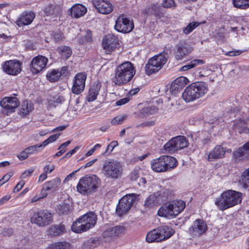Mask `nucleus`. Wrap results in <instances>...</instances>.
I'll list each match as a JSON object with an SVG mask.
<instances>
[{
	"mask_svg": "<svg viewBox=\"0 0 249 249\" xmlns=\"http://www.w3.org/2000/svg\"><path fill=\"white\" fill-rule=\"evenodd\" d=\"M97 220V215L89 212L79 217L71 226V230L76 233L86 231L95 226Z\"/></svg>",
	"mask_w": 249,
	"mask_h": 249,
	"instance_id": "nucleus-5",
	"label": "nucleus"
},
{
	"mask_svg": "<svg viewBox=\"0 0 249 249\" xmlns=\"http://www.w3.org/2000/svg\"><path fill=\"white\" fill-rule=\"evenodd\" d=\"M54 39L56 42H60L64 39V36L61 33H56L53 35Z\"/></svg>",
	"mask_w": 249,
	"mask_h": 249,
	"instance_id": "nucleus-61",
	"label": "nucleus"
},
{
	"mask_svg": "<svg viewBox=\"0 0 249 249\" xmlns=\"http://www.w3.org/2000/svg\"><path fill=\"white\" fill-rule=\"evenodd\" d=\"M158 111V108L154 106H148L142 108L139 111V115L141 117H146L154 114Z\"/></svg>",
	"mask_w": 249,
	"mask_h": 249,
	"instance_id": "nucleus-37",
	"label": "nucleus"
},
{
	"mask_svg": "<svg viewBox=\"0 0 249 249\" xmlns=\"http://www.w3.org/2000/svg\"><path fill=\"white\" fill-rule=\"evenodd\" d=\"M119 45L118 38L114 35H107L103 40L102 45L104 49L108 52L114 51L119 47Z\"/></svg>",
	"mask_w": 249,
	"mask_h": 249,
	"instance_id": "nucleus-19",
	"label": "nucleus"
},
{
	"mask_svg": "<svg viewBox=\"0 0 249 249\" xmlns=\"http://www.w3.org/2000/svg\"><path fill=\"white\" fill-rule=\"evenodd\" d=\"M48 234L51 237H57L66 232L65 226L62 224L52 225L47 231Z\"/></svg>",
	"mask_w": 249,
	"mask_h": 249,
	"instance_id": "nucleus-27",
	"label": "nucleus"
},
{
	"mask_svg": "<svg viewBox=\"0 0 249 249\" xmlns=\"http://www.w3.org/2000/svg\"><path fill=\"white\" fill-rule=\"evenodd\" d=\"M207 228V225L203 219H197L189 228L188 232L192 238H196L203 235Z\"/></svg>",
	"mask_w": 249,
	"mask_h": 249,
	"instance_id": "nucleus-13",
	"label": "nucleus"
},
{
	"mask_svg": "<svg viewBox=\"0 0 249 249\" xmlns=\"http://www.w3.org/2000/svg\"><path fill=\"white\" fill-rule=\"evenodd\" d=\"M191 88L194 90L198 98L202 96L207 91V85L202 82H195L191 84Z\"/></svg>",
	"mask_w": 249,
	"mask_h": 249,
	"instance_id": "nucleus-28",
	"label": "nucleus"
},
{
	"mask_svg": "<svg viewBox=\"0 0 249 249\" xmlns=\"http://www.w3.org/2000/svg\"><path fill=\"white\" fill-rule=\"evenodd\" d=\"M33 109V105L27 102H24L19 110V113L23 116L27 115Z\"/></svg>",
	"mask_w": 249,
	"mask_h": 249,
	"instance_id": "nucleus-47",
	"label": "nucleus"
},
{
	"mask_svg": "<svg viewBox=\"0 0 249 249\" xmlns=\"http://www.w3.org/2000/svg\"><path fill=\"white\" fill-rule=\"evenodd\" d=\"M34 169H29L28 170H25L21 175V178H25L27 177H29L32 175V174L34 172Z\"/></svg>",
	"mask_w": 249,
	"mask_h": 249,
	"instance_id": "nucleus-59",
	"label": "nucleus"
},
{
	"mask_svg": "<svg viewBox=\"0 0 249 249\" xmlns=\"http://www.w3.org/2000/svg\"><path fill=\"white\" fill-rule=\"evenodd\" d=\"M13 233V230L10 228H3L1 231V233L4 236H9L11 235Z\"/></svg>",
	"mask_w": 249,
	"mask_h": 249,
	"instance_id": "nucleus-56",
	"label": "nucleus"
},
{
	"mask_svg": "<svg viewBox=\"0 0 249 249\" xmlns=\"http://www.w3.org/2000/svg\"><path fill=\"white\" fill-rule=\"evenodd\" d=\"M191 88L194 90L198 98L202 96L207 91V85L202 82H195L191 84Z\"/></svg>",
	"mask_w": 249,
	"mask_h": 249,
	"instance_id": "nucleus-29",
	"label": "nucleus"
},
{
	"mask_svg": "<svg viewBox=\"0 0 249 249\" xmlns=\"http://www.w3.org/2000/svg\"><path fill=\"white\" fill-rule=\"evenodd\" d=\"M36 145L29 146L21 151L18 155V158L20 160L26 159L30 155L37 151Z\"/></svg>",
	"mask_w": 249,
	"mask_h": 249,
	"instance_id": "nucleus-34",
	"label": "nucleus"
},
{
	"mask_svg": "<svg viewBox=\"0 0 249 249\" xmlns=\"http://www.w3.org/2000/svg\"><path fill=\"white\" fill-rule=\"evenodd\" d=\"M135 74V70L133 64L129 61H126L116 67L112 82L116 85L122 86L128 83Z\"/></svg>",
	"mask_w": 249,
	"mask_h": 249,
	"instance_id": "nucleus-1",
	"label": "nucleus"
},
{
	"mask_svg": "<svg viewBox=\"0 0 249 249\" xmlns=\"http://www.w3.org/2000/svg\"><path fill=\"white\" fill-rule=\"evenodd\" d=\"M233 157L239 160H249V142L233 152Z\"/></svg>",
	"mask_w": 249,
	"mask_h": 249,
	"instance_id": "nucleus-24",
	"label": "nucleus"
},
{
	"mask_svg": "<svg viewBox=\"0 0 249 249\" xmlns=\"http://www.w3.org/2000/svg\"><path fill=\"white\" fill-rule=\"evenodd\" d=\"M92 35L91 31L89 30H86L81 35L79 39V43L81 44H85L92 42Z\"/></svg>",
	"mask_w": 249,
	"mask_h": 249,
	"instance_id": "nucleus-40",
	"label": "nucleus"
},
{
	"mask_svg": "<svg viewBox=\"0 0 249 249\" xmlns=\"http://www.w3.org/2000/svg\"><path fill=\"white\" fill-rule=\"evenodd\" d=\"M103 237L106 240L115 238L112 227L106 229L103 233Z\"/></svg>",
	"mask_w": 249,
	"mask_h": 249,
	"instance_id": "nucleus-53",
	"label": "nucleus"
},
{
	"mask_svg": "<svg viewBox=\"0 0 249 249\" xmlns=\"http://www.w3.org/2000/svg\"><path fill=\"white\" fill-rule=\"evenodd\" d=\"M61 183V179L59 178H54L51 180L46 181L43 184L45 189L51 192H54L58 189Z\"/></svg>",
	"mask_w": 249,
	"mask_h": 249,
	"instance_id": "nucleus-33",
	"label": "nucleus"
},
{
	"mask_svg": "<svg viewBox=\"0 0 249 249\" xmlns=\"http://www.w3.org/2000/svg\"><path fill=\"white\" fill-rule=\"evenodd\" d=\"M234 7L241 9H246L249 7V0H232Z\"/></svg>",
	"mask_w": 249,
	"mask_h": 249,
	"instance_id": "nucleus-45",
	"label": "nucleus"
},
{
	"mask_svg": "<svg viewBox=\"0 0 249 249\" xmlns=\"http://www.w3.org/2000/svg\"><path fill=\"white\" fill-rule=\"evenodd\" d=\"M151 168L156 172H163L171 170L177 165V160L174 157L162 156L153 160L151 162Z\"/></svg>",
	"mask_w": 249,
	"mask_h": 249,
	"instance_id": "nucleus-7",
	"label": "nucleus"
},
{
	"mask_svg": "<svg viewBox=\"0 0 249 249\" xmlns=\"http://www.w3.org/2000/svg\"><path fill=\"white\" fill-rule=\"evenodd\" d=\"M48 106L49 108L55 107L58 104L61 103L64 101V99L63 96L58 95L55 94L54 95H51L48 98Z\"/></svg>",
	"mask_w": 249,
	"mask_h": 249,
	"instance_id": "nucleus-38",
	"label": "nucleus"
},
{
	"mask_svg": "<svg viewBox=\"0 0 249 249\" xmlns=\"http://www.w3.org/2000/svg\"><path fill=\"white\" fill-rule=\"evenodd\" d=\"M233 127L235 131L241 134L247 129L246 121L241 119L236 120L234 122Z\"/></svg>",
	"mask_w": 249,
	"mask_h": 249,
	"instance_id": "nucleus-39",
	"label": "nucleus"
},
{
	"mask_svg": "<svg viewBox=\"0 0 249 249\" xmlns=\"http://www.w3.org/2000/svg\"><path fill=\"white\" fill-rule=\"evenodd\" d=\"M47 249H71V247L67 242H57L52 244Z\"/></svg>",
	"mask_w": 249,
	"mask_h": 249,
	"instance_id": "nucleus-41",
	"label": "nucleus"
},
{
	"mask_svg": "<svg viewBox=\"0 0 249 249\" xmlns=\"http://www.w3.org/2000/svg\"><path fill=\"white\" fill-rule=\"evenodd\" d=\"M48 58L43 55H38L34 57L31 63L30 69L33 74H37L45 68L48 63Z\"/></svg>",
	"mask_w": 249,
	"mask_h": 249,
	"instance_id": "nucleus-15",
	"label": "nucleus"
},
{
	"mask_svg": "<svg viewBox=\"0 0 249 249\" xmlns=\"http://www.w3.org/2000/svg\"><path fill=\"white\" fill-rule=\"evenodd\" d=\"M53 215L46 210H39L34 213L31 218L32 223L39 227H45L53 222Z\"/></svg>",
	"mask_w": 249,
	"mask_h": 249,
	"instance_id": "nucleus-11",
	"label": "nucleus"
},
{
	"mask_svg": "<svg viewBox=\"0 0 249 249\" xmlns=\"http://www.w3.org/2000/svg\"><path fill=\"white\" fill-rule=\"evenodd\" d=\"M199 25V23L197 22H193L189 24L183 30V32L185 34H189L194 29L197 27Z\"/></svg>",
	"mask_w": 249,
	"mask_h": 249,
	"instance_id": "nucleus-52",
	"label": "nucleus"
},
{
	"mask_svg": "<svg viewBox=\"0 0 249 249\" xmlns=\"http://www.w3.org/2000/svg\"><path fill=\"white\" fill-rule=\"evenodd\" d=\"M136 200V196L133 194H128L123 197L117 206L116 212L120 216L126 213L132 206Z\"/></svg>",
	"mask_w": 249,
	"mask_h": 249,
	"instance_id": "nucleus-12",
	"label": "nucleus"
},
{
	"mask_svg": "<svg viewBox=\"0 0 249 249\" xmlns=\"http://www.w3.org/2000/svg\"><path fill=\"white\" fill-rule=\"evenodd\" d=\"M101 87V84L99 82H94L89 91L88 96L87 97V101L88 102H92L96 99Z\"/></svg>",
	"mask_w": 249,
	"mask_h": 249,
	"instance_id": "nucleus-31",
	"label": "nucleus"
},
{
	"mask_svg": "<svg viewBox=\"0 0 249 249\" xmlns=\"http://www.w3.org/2000/svg\"><path fill=\"white\" fill-rule=\"evenodd\" d=\"M36 18L35 13L32 11H25L23 12L16 21L18 27H22L31 24Z\"/></svg>",
	"mask_w": 249,
	"mask_h": 249,
	"instance_id": "nucleus-17",
	"label": "nucleus"
},
{
	"mask_svg": "<svg viewBox=\"0 0 249 249\" xmlns=\"http://www.w3.org/2000/svg\"><path fill=\"white\" fill-rule=\"evenodd\" d=\"M124 171L122 163L114 159L105 160L102 164V173L105 178L116 179L122 177Z\"/></svg>",
	"mask_w": 249,
	"mask_h": 249,
	"instance_id": "nucleus-3",
	"label": "nucleus"
},
{
	"mask_svg": "<svg viewBox=\"0 0 249 249\" xmlns=\"http://www.w3.org/2000/svg\"><path fill=\"white\" fill-rule=\"evenodd\" d=\"M70 15L73 18H80L87 12V8L80 4H75L69 9Z\"/></svg>",
	"mask_w": 249,
	"mask_h": 249,
	"instance_id": "nucleus-26",
	"label": "nucleus"
},
{
	"mask_svg": "<svg viewBox=\"0 0 249 249\" xmlns=\"http://www.w3.org/2000/svg\"><path fill=\"white\" fill-rule=\"evenodd\" d=\"M99 244V241L94 238H90V239L85 241L82 246V249H92L97 247Z\"/></svg>",
	"mask_w": 249,
	"mask_h": 249,
	"instance_id": "nucleus-44",
	"label": "nucleus"
},
{
	"mask_svg": "<svg viewBox=\"0 0 249 249\" xmlns=\"http://www.w3.org/2000/svg\"><path fill=\"white\" fill-rule=\"evenodd\" d=\"M191 51V48L187 47L186 44H180L177 46V49L175 53V57L177 60H182Z\"/></svg>",
	"mask_w": 249,
	"mask_h": 249,
	"instance_id": "nucleus-30",
	"label": "nucleus"
},
{
	"mask_svg": "<svg viewBox=\"0 0 249 249\" xmlns=\"http://www.w3.org/2000/svg\"><path fill=\"white\" fill-rule=\"evenodd\" d=\"M60 135V133L52 135L50 136L47 139L50 142V143L56 141Z\"/></svg>",
	"mask_w": 249,
	"mask_h": 249,
	"instance_id": "nucleus-64",
	"label": "nucleus"
},
{
	"mask_svg": "<svg viewBox=\"0 0 249 249\" xmlns=\"http://www.w3.org/2000/svg\"><path fill=\"white\" fill-rule=\"evenodd\" d=\"M45 186L43 185V186L41 189V192H40V197L41 198V199H43L45 197H46L47 195H48V193H47V191L48 190H46L45 189Z\"/></svg>",
	"mask_w": 249,
	"mask_h": 249,
	"instance_id": "nucleus-63",
	"label": "nucleus"
},
{
	"mask_svg": "<svg viewBox=\"0 0 249 249\" xmlns=\"http://www.w3.org/2000/svg\"><path fill=\"white\" fill-rule=\"evenodd\" d=\"M19 105V101L15 97H4L0 102V105L2 108L11 112L14 111Z\"/></svg>",
	"mask_w": 249,
	"mask_h": 249,
	"instance_id": "nucleus-20",
	"label": "nucleus"
},
{
	"mask_svg": "<svg viewBox=\"0 0 249 249\" xmlns=\"http://www.w3.org/2000/svg\"><path fill=\"white\" fill-rule=\"evenodd\" d=\"M156 194H159L158 196L161 203L166 201L169 196H171V191L168 189H163L156 193Z\"/></svg>",
	"mask_w": 249,
	"mask_h": 249,
	"instance_id": "nucleus-48",
	"label": "nucleus"
},
{
	"mask_svg": "<svg viewBox=\"0 0 249 249\" xmlns=\"http://www.w3.org/2000/svg\"><path fill=\"white\" fill-rule=\"evenodd\" d=\"M162 5L165 8H175L176 7L174 0H163Z\"/></svg>",
	"mask_w": 249,
	"mask_h": 249,
	"instance_id": "nucleus-55",
	"label": "nucleus"
},
{
	"mask_svg": "<svg viewBox=\"0 0 249 249\" xmlns=\"http://www.w3.org/2000/svg\"><path fill=\"white\" fill-rule=\"evenodd\" d=\"M168 57L167 53H162L149 59L145 66L146 73L150 75L159 71L166 63Z\"/></svg>",
	"mask_w": 249,
	"mask_h": 249,
	"instance_id": "nucleus-9",
	"label": "nucleus"
},
{
	"mask_svg": "<svg viewBox=\"0 0 249 249\" xmlns=\"http://www.w3.org/2000/svg\"><path fill=\"white\" fill-rule=\"evenodd\" d=\"M62 12L61 7L56 3L49 4L47 5L44 10L46 16L52 18H57L61 16Z\"/></svg>",
	"mask_w": 249,
	"mask_h": 249,
	"instance_id": "nucleus-23",
	"label": "nucleus"
},
{
	"mask_svg": "<svg viewBox=\"0 0 249 249\" xmlns=\"http://www.w3.org/2000/svg\"><path fill=\"white\" fill-rule=\"evenodd\" d=\"M189 142L183 136H178L169 140L164 146L166 152L173 153L175 152L187 147Z\"/></svg>",
	"mask_w": 249,
	"mask_h": 249,
	"instance_id": "nucleus-10",
	"label": "nucleus"
},
{
	"mask_svg": "<svg viewBox=\"0 0 249 249\" xmlns=\"http://www.w3.org/2000/svg\"><path fill=\"white\" fill-rule=\"evenodd\" d=\"M242 194L232 190L224 192L215 201L219 210L224 211L240 203L242 201Z\"/></svg>",
	"mask_w": 249,
	"mask_h": 249,
	"instance_id": "nucleus-2",
	"label": "nucleus"
},
{
	"mask_svg": "<svg viewBox=\"0 0 249 249\" xmlns=\"http://www.w3.org/2000/svg\"><path fill=\"white\" fill-rule=\"evenodd\" d=\"M185 207L184 201L179 200L163 205L158 211V215L168 218L175 217Z\"/></svg>",
	"mask_w": 249,
	"mask_h": 249,
	"instance_id": "nucleus-6",
	"label": "nucleus"
},
{
	"mask_svg": "<svg viewBox=\"0 0 249 249\" xmlns=\"http://www.w3.org/2000/svg\"><path fill=\"white\" fill-rule=\"evenodd\" d=\"M61 76V72L58 70H53L46 75L47 79L51 82L58 80Z\"/></svg>",
	"mask_w": 249,
	"mask_h": 249,
	"instance_id": "nucleus-43",
	"label": "nucleus"
},
{
	"mask_svg": "<svg viewBox=\"0 0 249 249\" xmlns=\"http://www.w3.org/2000/svg\"><path fill=\"white\" fill-rule=\"evenodd\" d=\"M72 210V206L70 202H64L60 204L57 209V212L59 214H68Z\"/></svg>",
	"mask_w": 249,
	"mask_h": 249,
	"instance_id": "nucleus-36",
	"label": "nucleus"
},
{
	"mask_svg": "<svg viewBox=\"0 0 249 249\" xmlns=\"http://www.w3.org/2000/svg\"><path fill=\"white\" fill-rule=\"evenodd\" d=\"M79 149L78 146H76L74 149L67 152L64 157H63L60 160H62L64 158H69L71 157L74 153H75L77 150Z\"/></svg>",
	"mask_w": 249,
	"mask_h": 249,
	"instance_id": "nucleus-60",
	"label": "nucleus"
},
{
	"mask_svg": "<svg viewBox=\"0 0 249 249\" xmlns=\"http://www.w3.org/2000/svg\"><path fill=\"white\" fill-rule=\"evenodd\" d=\"M25 184V182L23 180L20 181L17 185L14 187L13 192L14 193H17L19 191Z\"/></svg>",
	"mask_w": 249,
	"mask_h": 249,
	"instance_id": "nucleus-58",
	"label": "nucleus"
},
{
	"mask_svg": "<svg viewBox=\"0 0 249 249\" xmlns=\"http://www.w3.org/2000/svg\"><path fill=\"white\" fill-rule=\"evenodd\" d=\"M187 78L180 76L175 79L171 84L170 90L172 94L176 95L187 84Z\"/></svg>",
	"mask_w": 249,
	"mask_h": 249,
	"instance_id": "nucleus-22",
	"label": "nucleus"
},
{
	"mask_svg": "<svg viewBox=\"0 0 249 249\" xmlns=\"http://www.w3.org/2000/svg\"><path fill=\"white\" fill-rule=\"evenodd\" d=\"M118 145V143L117 141H112L110 142V144L108 145L107 146V149L106 150L105 152V155H108L113 150V149Z\"/></svg>",
	"mask_w": 249,
	"mask_h": 249,
	"instance_id": "nucleus-54",
	"label": "nucleus"
},
{
	"mask_svg": "<svg viewBox=\"0 0 249 249\" xmlns=\"http://www.w3.org/2000/svg\"><path fill=\"white\" fill-rule=\"evenodd\" d=\"M182 96L186 102H190L198 99L194 90L191 88V85L188 86L185 89L184 92L182 93Z\"/></svg>",
	"mask_w": 249,
	"mask_h": 249,
	"instance_id": "nucleus-32",
	"label": "nucleus"
},
{
	"mask_svg": "<svg viewBox=\"0 0 249 249\" xmlns=\"http://www.w3.org/2000/svg\"><path fill=\"white\" fill-rule=\"evenodd\" d=\"M100 184V179L97 176H86L80 179L77 190L82 195H88L96 192Z\"/></svg>",
	"mask_w": 249,
	"mask_h": 249,
	"instance_id": "nucleus-4",
	"label": "nucleus"
},
{
	"mask_svg": "<svg viewBox=\"0 0 249 249\" xmlns=\"http://www.w3.org/2000/svg\"><path fill=\"white\" fill-rule=\"evenodd\" d=\"M155 123L154 121H148L143 122L140 124L141 126L145 127V126H151L155 125Z\"/></svg>",
	"mask_w": 249,
	"mask_h": 249,
	"instance_id": "nucleus-62",
	"label": "nucleus"
},
{
	"mask_svg": "<svg viewBox=\"0 0 249 249\" xmlns=\"http://www.w3.org/2000/svg\"><path fill=\"white\" fill-rule=\"evenodd\" d=\"M3 70L6 73L16 75L21 71V63L17 60L5 61L2 65Z\"/></svg>",
	"mask_w": 249,
	"mask_h": 249,
	"instance_id": "nucleus-16",
	"label": "nucleus"
},
{
	"mask_svg": "<svg viewBox=\"0 0 249 249\" xmlns=\"http://www.w3.org/2000/svg\"><path fill=\"white\" fill-rule=\"evenodd\" d=\"M174 233L173 229L168 226H163L149 231L146 237L148 243L159 242L170 237Z\"/></svg>",
	"mask_w": 249,
	"mask_h": 249,
	"instance_id": "nucleus-8",
	"label": "nucleus"
},
{
	"mask_svg": "<svg viewBox=\"0 0 249 249\" xmlns=\"http://www.w3.org/2000/svg\"><path fill=\"white\" fill-rule=\"evenodd\" d=\"M127 116L126 114L118 115L111 120V124L113 125L122 124L124 121L126 120Z\"/></svg>",
	"mask_w": 249,
	"mask_h": 249,
	"instance_id": "nucleus-49",
	"label": "nucleus"
},
{
	"mask_svg": "<svg viewBox=\"0 0 249 249\" xmlns=\"http://www.w3.org/2000/svg\"><path fill=\"white\" fill-rule=\"evenodd\" d=\"M87 75L85 73H79L75 76L74 82L72 87V92L78 94L84 90Z\"/></svg>",
	"mask_w": 249,
	"mask_h": 249,
	"instance_id": "nucleus-18",
	"label": "nucleus"
},
{
	"mask_svg": "<svg viewBox=\"0 0 249 249\" xmlns=\"http://www.w3.org/2000/svg\"><path fill=\"white\" fill-rule=\"evenodd\" d=\"M57 52L61 54L63 59H68L71 54L72 51L69 47L61 46L58 47Z\"/></svg>",
	"mask_w": 249,
	"mask_h": 249,
	"instance_id": "nucleus-42",
	"label": "nucleus"
},
{
	"mask_svg": "<svg viewBox=\"0 0 249 249\" xmlns=\"http://www.w3.org/2000/svg\"><path fill=\"white\" fill-rule=\"evenodd\" d=\"M226 150L220 145H216L212 150L208 156L207 160L209 161H214L217 160L224 158Z\"/></svg>",
	"mask_w": 249,
	"mask_h": 249,
	"instance_id": "nucleus-25",
	"label": "nucleus"
},
{
	"mask_svg": "<svg viewBox=\"0 0 249 249\" xmlns=\"http://www.w3.org/2000/svg\"><path fill=\"white\" fill-rule=\"evenodd\" d=\"M114 27L119 32L129 33L133 29L134 24L124 15H121L117 19Z\"/></svg>",
	"mask_w": 249,
	"mask_h": 249,
	"instance_id": "nucleus-14",
	"label": "nucleus"
},
{
	"mask_svg": "<svg viewBox=\"0 0 249 249\" xmlns=\"http://www.w3.org/2000/svg\"><path fill=\"white\" fill-rule=\"evenodd\" d=\"M241 182L245 187H249V168L243 173Z\"/></svg>",
	"mask_w": 249,
	"mask_h": 249,
	"instance_id": "nucleus-51",
	"label": "nucleus"
},
{
	"mask_svg": "<svg viewBox=\"0 0 249 249\" xmlns=\"http://www.w3.org/2000/svg\"><path fill=\"white\" fill-rule=\"evenodd\" d=\"M204 63L201 59H194L191 61L189 64H186L180 69L181 71H186L190 69L195 67L198 64H203Z\"/></svg>",
	"mask_w": 249,
	"mask_h": 249,
	"instance_id": "nucleus-46",
	"label": "nucleus"
},
{
	"mask_svg": "<svg viewBox=\"0 0 249 249\" xmlns=\"http://www.w3.org/2000/svg\"><path fill=\"white\" fill-rule=\"evenodd\" d=\"M158 195L159 194H156V193L150 195L145 200V206L148 208H151L154 206L155 205H158L161 203L158 196Z\"/></svg>",
	"mask_w": 249,
	"mask_h": 249,
	"instance_id": "nucleus-35",
	"label": "nucleus"
},
{
	"mask_svg": "<svg viewBox=\"0 0 249 249\" xmlns=\"http://www.w3.org/2000/svg\"><path fill=\"white\" fill-rule=\"evenodd\" d=\"M114 237H118L124 234L125 232V228L122 226L112 227Z\"/></svg>",
	"mask_w": 249,
	"mask_h": 249,
	"instance_id": "nucleus-50",
	"label": "nucleus"
},
{
	"mask_svg": "<svg viewBox=\"0 0 249 249\" xmlns=\"http://www.w3.org/2000/svg\"><path fill=\"white\" fill-rule=\"evenodd\" d=\"M93 4L98 12L101 14H108L113 10L112 4L104 0H95Z\"/></svg>",
	"mask_w": 249,
	"mask_h": 249,
	"instance_id": "nucleus-21",
	"label": "nucleus"
},
{
	"mask_svg": "<svg viewBox=\"0 0 249 249\" xmlns=\"http://www.w3.org/2000/svg\"><path fill=\"white\" fill-rule=\"evenodd\" d=\"M139 170L135 169L132 171L130 175V178L131 180H136L139 177Z\"/></svg>",
	"mask_w": 249,
	"mask_h": 249,
	"instance_id": "nucleus-57",
	"label": "nucleus"
}]
</instances>
